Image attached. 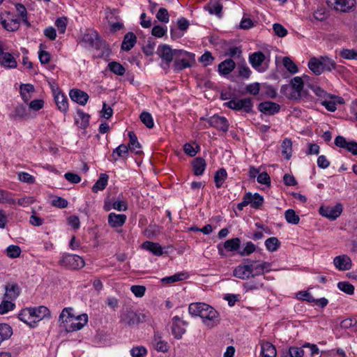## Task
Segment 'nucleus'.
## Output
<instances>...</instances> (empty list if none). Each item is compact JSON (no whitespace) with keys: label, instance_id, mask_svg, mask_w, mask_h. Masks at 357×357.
I'll return each instance as SVG.
<instances>
[{"label":"nucleus","instance_id":"1","mask_svg":"<svg viewBox=\"0 0 357 357\" xmlns=\"http://www.w3.org/2000/svg\"><path fill=\"white\" fill-rule=\"evenodd\" d=\"M157 54L162 59L161 67L168 70L170 63L174 59L184 56H188L190 59H194L195 54L183 50H172L168 45H160L157 49Z\"/></svg>","mask_w":357,"mask_h":357},{"label":"nucleus","instance_id":"2","mask_svg":"<svg viewBox=\"0 0 357 357\" xmlns=\"http://www.w3.org/2000/svg\"><path fill=\"white\" fill-rule=\"evenodd\" d=\"M225 107L236 111H243L245 113H252L253 102L250 98L243 99L234 98L223 105Z\"/></svg>","mask_w":357,"mask_h":357},{"label":"nucleus","instance_id":"3","mask_svg":"<svg viewBox=\"0 0 357 357\" xmlns=\"http://www.w3.org/2000/svg\"><path fill=\"white\" fill-rule=\"evenodd\" d=\"M81 44L86 48L100 50L105 46V43L100 38L96 31H89L84 34Z\"/></svg>","mask_w":357,"mask_h":357},{"label":"nucleus","instance_id":"4","mask_svg":"<svg viewBox=\"0 0 357 357\" xmlns=\"http://www.w3.org/2000/svg\"><path fill=\"white\" fill-rule=\"evenodd\" d=\"M245 261L248 262L252 278L262 275L265 273L270 272L271 270V264L267 261H253L250 259H246Z\"/></svg>","mask_w":357,"mask_h":357},{"label":"nucleus","instance_id":"5","mask_svg":"<svg viewBox=\"0 0 357 357\" xmlns=\"http://www.w3.org/2000/svg\"><path fill=\"white\" fill-rule=\"evenodd\" d=\"M331 9L340 13H349L355 8L356 0H326Z\"/></svg>","mask_w":357,"mask_h":357},{"label":"nucleus","instance_id":"6","mask_svg":"<svg viewBox=\"0 0 357 357\" xmlns=\"http://www.w3.org/2000/svg\"><path fill=\"white\" fill-rule=\"evenodd\" d=\"M60 264L68 268L77 269L84 267V259L77 255L68 254L63 256Z\"/></svg>","mask_w":357,"mask_h":357},{"label":"nucleus","instance_id":"7","mask_svg":"<svg viewBox=\"0 0 357 357\" xmlns=\"http://www.w3.org/2000/svg\"><path fill=\"white\" fill-rule=\"evenodd\" d=\"M266 56L260 51L251 54L249 56V61L252 66L258 72L264 73L268 68V65L264 63Z\"/></svg>","mask_w":357,"mask_h":357},{"label":"nucleus","instance_id":"8","mask_svg":"<svg viewBox=\"0 0 357 357\" xmlns=\"http://www.w3.org/2000/svg\"><path fill=\"white\" fill-rule=\"evenodd\" d=\"M201 318L203 322L209 327H213L219 323V314L211 305L202 312Z\"/></svg>","mask_w":357,"mask_h":357},{"label":"nucleus","instance_id":"9","mask_svg":"<svg viewBox=\"0 0 357 357\" xmlns=\"http://www.w3.org/2000/svg\"><path fill=\"white\" fill-rule=\"evenodd\" d=\"M342 211V206L337 204L334 206H321L319 208V212L321 215L326 217L331 220H335L338 218Z\"/></svg>","mask_w":357,"mask_h":357},{"label":"nucleus","instance_id":"10","mask_svg":"<svg viewBox=\"0 0 357 357\" xmlns=\"http://www.w3.org/2000/svg\"><path fill=\"white\" fill-rule=\"evenodd\" d=\"M145 316L132 310H126L121 316V320L128 326H133L144 320Z\"/></svg>","mask_w":357,"mask_h":357},{"label":"nucleus","instance_id":"11","mask_svg":"<svg viewBox=\"0 0 357 357\" xmlns=\"http://www.w3.org/2000/svg\"><path fill=\"white\" fill-rule=\"evenodd\" d=\"M188 323L178 316H175L172 318V333L175 338L179 340L182 337L183 335L185 333V329L183 326H187Z\"/></svg>","mask_w":357,"mask_h":357},{"label":"nucleus","instance_id":"12","mask_svg":"<svg viewBox=\"0 0 357 357\" xmlns=\"http://www.w3.org/2000/svg\"><path fill=\"white\" fill-rule=\"evenodd\" d=\"M208 123L211 127L222 132H227L229 129V122L227 119L219 115H213L208 119Z\"/></svg>","mask_w":357,"mask_h":357},{"label":"nucleus","instance_id":"13","mask_svg":"<svg viewBox=\"0 0 357 357\" xmlns=\"http://www.w3.org/2000/svg\"><path fill=\"white\" fill-rule=\"evenodd\" d=\"M258 109L266 115H274L280 110V106L276 102L264 101L259 104Z\"/></svg>","mask_w":357,"mask_h":357},{"label":"nucleus","instance_id":"14","mask_svg":"<svg viewBox=\"0 0 357 357\" xmlns=\"http://www.w3.org/2000/svg\"><path fill=\"white\" fill-rule=\"evenodd\" d=\"M307 75H305L303 78L301 77H295L291 79L290 84L294 91V94L291 95L292 98L295 99L301 98V91L304 86V80L307 79Z\"/></svg>","mask_w":357,"mask_h":357},{"label":"nucleus","instance_id":"15","mask_svg":"<svg viewBox=\"0 0 357 357\" xmlns=\"http://www.w3.org/2000/svg\"><path fill=\"white\" fill-rule=\"evenodd\" d=\"M335 144L340 148L346 149L354 155H357V142L355 141L347 142L342 136H337L335 139Z\"/></svg>","mask_w":357,"mask_h":357},{"label":"nucleus","instance_id":"16","mask_svg":"<svg viewBox=\"0 0 357 357\" xmlns=\"http://www.w3.org/2000/svg\"><path fill=\"white\" fill-rule=\"evenodd\" d=\"M69 96L73 101L83 106L87 103L89 98L86 92L77 89H71Z\"/></svg>","mask_w":357,"mask_h":357},{"label":"nucleus","instance_id":"17","mask_svg":"<svg viewBox=\"0 0 357 357\" xmlns=\"http://www.w3.org/2000/svg\"><path fill=\"white\" fill-rule=\"evenodd\" d=\"M333 264L335 268L340 271H347L351 268V259L346 255L335 257Z\"/></svg>","mask_w":357,"mask_h":357},{"label":"nucleus","instance_id":"18","mask_svg":"<svg viewBox=\"0 0 357 357\" xmlns=\"http://www.w3.org/2000/svg\"><path fill=\"white\" fill-rule=\"evenodd\" d=\"M88 321V316L86 314H82L77 316L76 318L72 319V321L68 328L66 330L68 332L77 331L81 330Z\"/></svg>","mask_w":357,"mask_h":357},{"label":"nucleus","instance_id":"19","mask_svg":"<svg viewBox=\"0 0 357 357\" xmlns=\"http://www.w3.org/2000/svg\"><path fill=\"white\" fill-rule=\"evenodd\" d=\"M248 262L237 266L234 271L233 275L241 280H248L251 278V272L249 269Z\"/></svg>","mask_w":357,"mask_h":357},{"label":"nucleus","instance_id":"20","mask_svg":"<svg viewBox=\"0 0 357 357\" xmlns=\"http://www.w3.org/2000/svg\"><path fill=\"white\" fill-rule=\"evenodd\" d=\"M127 220L125 214L110 213L108 215V224L112 228L122 227Z\"/></svg>","mask_w":357,"mask_h":357},{"label":"nucleus","instance_id":"21","mask_svg":"<svg viewBox=\"0 0 357 357\" xmlns=\"http://www.w3.org/2000/svg\"><path fill=\"white\" fill-rule=\"evenodd\" d=\"M32 312L33 317L37 324L39 321L43 319L45 317H50V311L45 306H39L38 307H29Z\"/></svg>","mask_w":357,"mask_h":357},{"label":"nucleus","instance_id":"22","mask_svg":"<svg viewBox=\"0 0 357 357\" xmlns=\"http://www.w3.org/2000/svg\"><path fill=\"white\" fill-rule=\"evenodd\" d=\"M20 293V289L16 283H8L5 286L4 298L13 301L18 297Z\"/></svg>","mask_w":357,"mask_h":357},{"label":"nucleus","instance_id":"23","mask_svg":"<svg viewBox=\"0 0 357 357\" xmlns=\"http://www.w3.org/2000/svg\"><path fill=\"white\" fill-rule=\"evenodd\" d=\"M137 37L133 32H128L123 37L121 43V50L123 51H130L136 44Z\"/></svg>","mask_w":357,"mask_h":357},{"label":"nucleus","instance_id":"24","mask_svg":"<svg viewBox=\"0 0 357 357\" xmlns=\"http://www.w3.org/2000/svg\"><path fill=\"white\" fill-rule=\"evenodd\" d=\"M54 96L58 109L61 112H66L68 109V104L66 96L60 91H54Z\"/></svg>","mask_w":357,"mask_h":357},{"label":"nucleus","instance_id":"25","mask_svg":"<svg viewBox=\"0 0 357 357\" xmlns=\"http://www.w3.org/2000/svg\"><path fill=\"white\" fill-rule=\"evenodd\" d=\"M18 318L26 324L29 326L34 328L36 325V321L34 320L32 312L30 310V308H26L22 310L18 314Z\"/></svg>","mask_w":357,"mask_h":357},{"label":"nucleus","instance_id":"26","mask_svg":"<svg viewBox=\"0 0 357 357\" xmlns=\"http://www.w3.org/2000/svg\"><path fill=\"white\" fill-rule=\"evenodd\" d=\"M192 165L194 174L196 176H201L205 171L206 162L203 158L197 157L192 160Z\"/></svg>","mask_w":357,"mask_h":357},{"label":"nucleus","instance_id":"27","mask_svg":"<svg viewBox=\"0 0 357 357\" xmlns=\"http://www.w3.org/2000/svg\"><path fill=\"white\" fill-rule=\"evenodd\" d=\"M261 355L262 357H276L277 351L275 346L268 342H262Z\"/></svg>","mask_w":357,"mask_h":357},{"label":"nucleus","instance_id":"28","mask_svg":"<svg viewBox=\"0 0 357 357\" xmlns=\"http://www.w3.org/2000/svg\"><path fill=\"white\" fill-rule=\"evenodd\" d=\"M205 8L210 14L215 15L218 17H222V5L218 0H211Z\"/></svg>","mask_w":357,"mask_h":357},{"label":"nucleus","instance_id":"29","mask_svg":"<svg viewBox=\"0 0 357 357\" xmlns=\"http://www.w3.org/2000/svg\"><path fill=\"white\" fill-rule=\"evenodd\" d=\"M236 67L235 62L231 59H226L218 65V71L222 75L229 74Z\"/></svg>","mask_w":357,"mask_h":357},{"label":"nucleus","instance_id":"30","mask_svg":"<svg viewBox=\"0 0 357 357\" xmlns=\"http://www.w3.org/2000/svg\"><path fill=\"white\" fill-rule=\"evenodd\" d=\"M209 305L204 303H191L188 307L189 313L193 316L202 317V312L208 308Z\"/></svg>","mask_w":357,"mask_h":357},{"label":"nucleus","instance_id":"31","mask_svg":"<svg viewBox=\"0 0 357 357\" xmlns=\"http://www.w3.org/2000/svg\"><path fill=\"white\" fill-rule=\"evenodd\" d=\"M0 63L7 68H14L17 67V61L13 56L8 52H3L0 56Z\"/></svg>","mask_w":357,"mask_h":357},{"label":"nucleus","instance_id":"32","mask_svg":"<svg viewBox=\"0 0 357 357\" xmlns=\"http://www.w3.org/2000/svg\"><path fill=\"white\" fill-rule=\"evenodd\" d=\"M142 247L156 256H161L163 254L162 248L158 243L146 241L142 243Z\"/></svg>","mask_w":357,"mask_h":357},{"label":"nucleus","instance_id":"33","mask_svg":"<svg viewBox=\"0 0 357 357\" xmlns=\"http://www.w3.org/2000/svg\"><path fill=\"white\" fill-rule=\"evenodd\" d=\"M307 66L310 70L316 75H319L323 73L320 58L312 57L308 61Z\"/></svg>","mask_w":357,"mask_h":357},{"label":"nucleus","instance_id":"34","mask_svg":"<svg viewBox=\"0 0 357 357\" xmlns=\"http://www.w3.org/2000/svg\"><path fill=\"white\" fill-rule=\"evenodd\" d=\"M108 179L109 176L107 174H100L99 178L92 187L93 192H97L98 191L103 190L107 185Z\"/></svg>","mask_w":357,"mask_h":357},{"label":"nucleus","instance_id":"35","mask_svg":"<svg viewBox=\"0 0 357 357\" xmlns=\"http://www.w3.org/2000/svg\"><path fill=\"white\" fill-rule=\"evenodd\" d=\"M243 286L245 291H249L262 288L264 283L261 279L255 278V279L245 282Z\"/></svg>","mask_w":357,"mask_h":357},{"label":"nucleus","instance_id":"36","mask_svg":"<svg viewBox=\"0 0 357 357\" xmlns=\"http://www.w3.org/2000/svg\"><path fill=\"white\" fill-rule=\"evenodd\" d=\"M227 178V173L225 169L220 168L215 172L214 176V182L215 187L220 188Z\"/></svg>","mask_w":357,"mask_h":357},{"label":"nucleus","instance_id":"37","mask_svg":"<svg viewBox=\"0 0 357 357\" xmlns=\"http://www.w3.org/2000/svg\"><path fill=\"white\" fill-rule=\"evenodd\" d=\"M128 147L122 144L119 145L118 147H116L115 149H114L112 156L114 161L118 160L119 158H126L128 153Z\"/></svg>","mask_w":357,"mask_h":357},{"label":"nucleus","instance_id":"38","mask_svg":"<svg viewBox=\"0 0 357 357\" xmlns=\"http://www.w3.org/2000/svg\"><path fill=\"white\" fill-rule=\"evenodd\" d=\"M153 344L155 349L158 351L165 353L169 349L167 342L162 340L161 337L157 334H155L154 335Z\"/></svg>","mask_w":357,"mask_h":357},{"label":"nucleus","instance_id":"39","mask_svg":"<svg viewBox=\"0 0 357 357\" xmlns=\"http://www.w3.org/2000/svg\"><path fill=\"white\" fill-rule=\"evenodd\" d=\"M0 22L2 26L8 31H15L20 27V22L17 19H0Z\"/></svg>","mask_w":357,"mask_h":357},{"label":"nucleus","instance_id":"40","mask_svg":"<svg viewBox=\"0 0 357 357\" xmlns=\"http://www.w3.org/2000/svg\"><path fill=\"white\" fill-rule=\"evenodd\" d=\"M128 137H129V144H128V149H130L131 151H134L136 153H139L141 151L139 149L141 148V146L137 140V137L136 135L132 132L130 131L128 132Z\"/></svg>","mask_w":357,"mask_h":357},{"label":"nucleus","instance_id":"41","mask_svg":"<svg viewBox=\"0 0 357 357\" xmlns=\"http://www.w3.org/2000/svg\"><path fill=\"white\" fill-rule=\"evenodd\" d=\"M241 246V240L238 238H234L226 241L223 247L227 251L234 252L238 250Z\"/></svg>","mask_w":357,"mask_h":357},{"label":"nucleus","instance_id":"42","mask_svg":"<svg viewBox=\"0 0 357 357\" xmlns=\"http://www.w3.org/2000/svg\"><path fill=\"white\" fill-rule=\"evenodd\" d=\"M187 278L185 273H178L173 275L165 277L161 279V282L165 284L174 283L178 281H181Z\"/></svg>","mask_w":357,"mask_h":357},{"label":"nucleus","instance_id":"43","mask_svg":"<svg viewBox=\"0 0 357 357\" xmlns=\"http://www.w3.org/2000/svg\"><path fill=\"white\" fill-rule=\"evenodd\" d=\"M20 94L24 102H28L31 98L29 93L34 91V87L31 84H22L20 86Z\"/></svg>","mask_w":357,"mask_h":357},{"label":"nucleus","instance_id":"44","mask_svg":"<svg viewBox=\"0 0 357 357\" xmlns=\"http://www.w3.org/2000/svg\"><path fill=\"white\" fill-rule=\"evenodd\" d=\"M292 142L289 138H285L282 143V153L287 160H289L291 156Z\"/></svg>","mask_w":357,"mask_h":357},{"label":"nucleus","instance_id":"45","mask_svg":"<svg viewBox=\"0 0 357 357\" xmlns=\"http://www.w3.org/2000/svg\"><path fill=\"white\" fill-rule=\"evenodd\" d=\"M11 116L15 119H22L26 118L28 116L26 107L23 105H17L15 107Z\"/></svg>","mask_w":357,"mask_h":357},{"label":"nucleus","instance_id":"46","mask_svg":"<svg viewBox=\"0 0 357 357\" xmlns=\"http://www.w3.org/2000/svg\"><path fill=\"white\" fill-rule=\"evenodd\" d=\"M186 56L189 57L188 56H184L176 59L174 63V68L175 71H181L186 68L190 67V62L185 58Z\"/></svg>","mask_w":357,"mask_h":357},{"label":"nucleus","instance_id":"47","mask_svg":"<svg viewBox=\"0 0 357 357\" xmlns=\"http://www.w3.org/2000/svg\"><path fill=\"white\" fill-rule=\"evenodd\" d=\"M249 199L250 201L249 204H250L251 207L253 208H259L264 204V198L259 193H255L252 195L250 192V197Z\"/></svg>","mask_w":357,"mask_h":357},{"label":"nucleus","instance_id":"48","mask_svg":"<svg viewBox=\"0 0 357 357\" xmlns=\"http://www.w3.org/2000/svg\"><path fill=\"white\" fill-rule=\"evenodd\" d=\"M328 10L324 6L319 7L313 13V17L317 21H324L326 20L328 17Z\"/></svg>","mask_w":357,"mask_h":357},{"label":"nucleus","instance_id":"49","mask_svg":"<svg viewBox=\"0 0 357 357\" xmlns=\"http://www.w3.org/2000/svg\"><path fill=\"white\" fill-rule=\"evenodd\" d=\"M107 67L111 72L117 75H123L126 72L125 68L116 61L109 62Z\"/></svg>","mask_w":357,"mask_h":357},{"label":"nucleus","instance_id":"50","mask_svg":"<svg viewBox=\"0 0 357 357\" xmlns=\"http://www.w3.org/2000/svg\"><path fill=\"white\" fill-rule=\"evenodd\" d=\"M280 245V242L276 237H271L266 240L265 246L269 252L276 251Z\"/></svg>","mask_w":357,"mask_h":357},{"label":"nucleus","instance_id":"51","mask_svg":"<svg viewBox=\"0 0 357 357\" xmlns=\"http://www.w3.org/2000/svg\"><path fill=\"white\" fill-rule=\"evenodd\" d=\"M284 218L288 223L297 225L300 221L299 216L293 209H287L284 213Z\"/></svg>","mask_w":357,"mask_h":357},{"label":"nucleus","instance_id":"52","mask_svg":"<svg viewBox=\"0 0 357 357\" xmlns=\"http://www.w3.org/2000/svg\"><path fill=\"white\" fill-rule=\"evenodd\" d=\"M321 66L324 71H331L333 69H335L336 67L335 62L327 57V56H321Z\"/></svg>","mask_w":357,"mask_h":357},{"label":"nucleus","instance_id":"53","mask_svg":"<svg viewBox=\"0 0 357 357\" xmlns=\"http://www.w3.org/2000/svg\"><path fill=\"white\" fill-rule=\"evenodd\" d=\"M0 203L15 204V199L13 198L11 192L3 190H0Z\"/></svg>","mask_w":357,"mask_h":357},{"label":"nucleus","instance_id":"54","mask_svg":"<svg viewBox=\"0 0 357 357\" xmlns=\"http://www.w3.org/2000/svg\"><path fill=\"white\" fill-rule=\"evenodd\" d=\"M72 311V307L64 308L59 315V321L63 324L72 321V319H74V315L71 313Z\"/></svg>","mask_w":357,"mask_h":357},{"label":"nucleus","instance_id":"55","mask_svg":"<svg viewBox=\"0 0 357 357\" xmlns=\"http://www.w3.org/2000/svg\"><path fill=\"white\" fill-rule=\"evenodd\" d=\"M284 67L291 74L298 72V68L295 63L288 56H284L282 60Z\"/></svg>","mask_w":357,"mask_h":357},{"label":"nucleus","instance_id":"56","mask_svg":"<svg viewBox=\"0 0 357 357\" xmlns=\"http://www.w3.org/2000/svg\"><path fill=\"white\" fill-rule=\"evenodd\" d=\"M140 120L148 128H153L154 126L153 119L151 114L147 112H143L140 114Z\"/></svg>","mask_w":357,"mask_h":357},{"label":"nucleus","instance_id":"57","mask_svg":"<svg viewBox=\"0 0 357 357\" xmlns=\"http://www.w3.org/2000/svg\"><path fill=\"white\" fill-rule=\"evenodd\" d=\"M77 114L78 117L81 119L79 128L82 129H86L89 125L90 115L84 113L80 109H77Z\"/></svg>","mask_w":357,"mask_h":357},{"label":"nucleus","instance_id":"58","mask_svg":"<svg viewBox=\"0 0 357 357\" xmlns=\"http://www.w3.org/2000/svg\"><path fill=\"white\" fill-rule=\"evenodd\" d=\"M130 352L132 357H145L147 355V349L144 346L133 347Z\"/></svg>","mask_w":357,"mask_h":357},{"label":"nucleus","instance_id":"59","mask_svg":"<svg viewBox=\"0 0 357 357\" xmlns=\"http://www.w3.org/2000/svg\"><path fill=\"white\" fill-rule=\"evenodd\" d=\"M340 56L348 60H356L357 61V51L351 49H344L340 52Z\"/></svg>","mask_w":357,"mask_h":357},{"label":"nucleus","instance_id":"60","mask_svg":"<svg viewBox=\"0 0 357 357\" xmlns=\"http://www.w3.org/2000/svg\"><path fill=\"white\" fill-rule=\"evenodd\" d=\"M337 287L349 295H352L354 292V287L349 282H340L337 283Z\"/></svg>","mask_w":357,"mask_h":357},{"label":"nucleus","instance_id":"61","mask_svg":"<svg viewBox=\"0 0 357 357\" xmlns=\"http://www.w3.org/2000/svg\"><path fill=\"white\" fill-rule=\"evenodd\" d=\"M256 246L251 241L245 243V247L238 251V254L241 256H248L255 251Z\"/></svg>","mask_w":357,"mask_h":357},{"label":"nucleus","instance_id":"62","mask_svg":"<svg viewBox=\"0 0 357 357\" xmlns=\"http://www.w3.org/2000/svg\"><path fill=\"white\" fill-rule=\"evenodd\" d=\"M15 307V304L10 300H3L0 304V314H3L12 310Z\"/></svg>","mask_w":357,"mask_h":357},{"label":"nucleus","instance_id":"63","mask_svg":"<svg viewBox=\"0 0 357 357\" xmlns=\"http://www.w3.org/2000/svg\"><path fill=\"white\" fill-rule=\"evenodd\" d=\"M6 253L10 258H16L20 255L21 249L17 245H10L7 248Z\"/></svg>","mask_w":357,"mask_h":357},{"label":"nucleus","instance_id":"64","mask_svg":"<svg viewBox=\"0 0 357 357\" xmlns=\"http://www.w3.org/2000/svg\"><path fill=\"white\" fill-rule=\"evenodd\" d=\"M303 347H290L288 350V354L290 357H303L304 355Z\"/></svg>","mask_w":357,"mask_h":357}]
</instances>
